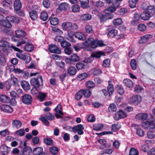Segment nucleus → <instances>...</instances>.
<instances>
[{
  "mask_svg": "<svg viewBox=\"0 0 155 155\" xmlns=\"http://www.w3.org/2000/svg\"><path fill=\"white\" fill-rule=\"evenodd\" d=\"M114 7L112 6H110L105 9L104 12L105 13L104 15H102L100 18V20L102 21H104L106 20L111 19L114 17V15L111 13L116 10V9L119 6V4L116 2L115 3Z\"/></svg>",
  "mask_w": 155,
  "mask_h": 155,
  "instance_id": "nucleus-1",
  "label": "nucleus"
},
{
  "mask_svg": "<svg viewBox=\"0 0 155 155\" xmlns=\"http://www.w3.org/2000/svg\"><path fill=\"white\" fill-rule=\"evenodd\" d=\"M83 44L85 46H90L93 48H95L98 46L97 40L94 39L92 37L89 38L86 41L83 42Z\"/></svg>",
  "mask_w": 155,
  "mask_h": 155,
  "instance_id": "nucleus-2",
  "label": "nucleus"
},
{
  "mask_svg": "<svg viewBox=\"0 0 155 155\" xmlns=\"http://www.w3.org/2000/svg\"><path fill=\"white\" fill-rule=\"evenodd\" d=\"M83 94L85 97H89L91 95V92L88 89H87L86 90L83 89L81 90L76 94L75 95V99L77 100L81 99L82 98Z\"/></svg>",
  "mask_w": 155,
  "mask_h": 155,
  "instance_id": "nucleus-3",
  "label": "nucleus"
},
{
  "mask_svg": "<svg viewBox=\"0 0 155 155\" xmlns=\"http://www.w3.org/2000/svg\"><path fill=\"white\" fill-rule=\"evenodd\" d=\"M142 99L141 96L135 95L130 97L128 100V102L130 104L137 105L141 102Z\"/></svg>",
  "mask_w": 155,
  "mask_h": 155,
  "instance_id": "nucleus-4",
  "label": "nucleus"
},
{
  "mask_svg": "<svg viewBox=\"0 0 155 155\" xmlns=\"http://www.w3.org/2000/svg\"><path fill=\"white\" fill-rule=\"evenodd\" d=\"M45 117H42L39 118L41 121L46 126H48L49 125V122L47 120L48 119L50 120H53L54 117V116L50 113H46L44 115Z\"/></svg>",
  "mask_w": 155,
  "mask_h": 155,
  "instance_id": "nucleus-5",
  "label": "nucleus"
},
{
  "mask_svg": "<svg viewBox=\"0 0 155 155\" xmlns=\"http://www.w3.org/2000/svg\"><path fill=\"white\" fill-rule=\"evenodd\" d=\"M61 27L65 29L71 28L72 30H76L78 28L77 25L75 23H72L70 22L67 21L63 23Z\"/></svg>",
  "mask_w": 155,
  "mask_h": 155,
  "instance_id": "nucleus-6",
  "label": "nucleus"
},
{
  "mask_svg": "<svg viewBox=\"0 0 155 155\" xmlns=\"http://www.w3.org/2000/svg\"><path fill=\"white\" fill-rule=\"evenodd\" d=\"M127 116L126 113L120 110L117 111L114 114V117L115 120H118L120 119L126 117Z\"/></svg>",
  "mask_w": 155,
  "mask_h": 155,
  "instance_id": "nucleus-7",
  "label": "nucleus"
},
{
  "mask_svg": "<svg viewBox=\"0 0 155 155\" xmlns=\"http://www.w3.org/2000/svg\"><path fill=\"white\" fill-rule=\"evenodd\" d=\"M11 47L15 51L18 52L16 53V55L18 58L25 60L28 57L27 55L22 54V51L15 46L12 45Z\"/></svg>",
  "mask_w": 155,
  "mask_h": 155,
  "instance_id": "nucleus-8",
  "label": "nucleus"
},
{
  "mask_svg": "<svg viewBox=\"0 0 155 155\" xmlns=\"http://www.w3.org/2000/svg\"><path fill=\"white\" fill-rule=\"evenodd\" d=\"M22 101L24 104H26L29 105L31 103L32 98L30 95L25 94L22 96Z\"/></svg>",
  "mask_w": 155,
  "mask_h": 155,
  "instance_id": "nucleus-9",
  "label": "nucleus"
},
{
  "mask_svg": "<svg viewBox=\"0 0 155 155\" xmlns=\"http://www.w3.org/2000/svg\"><path fill=\"white\" fill-rule=\"evenodd\" d=\"M141 125L145 129H149L155 127V123L153 122H149L147 121L141 122Z\"/></svg>",
  "mask_w": 155,
  "mask_h": 155,
  "instance_id": "nucleus-10",
  "label": "nucleus"
},
{
  "mask_svg": "<svg viewBox=\"0 0 155 155\" xmlns=\"http://www.w3.org/2000/svg\"><path fill=\"white\" fill-rule=\"evenodd\" d=\"M84 127L81 124L74 126L72 128V130L74 132H77L78 134L79 135H82L84 133L83 130Z\"/></svg>",
  "mask_w": 155,
  "mask_h": 155,
  "instance_id": "nucleus-11",
  "label": "nucleus"
},
{
  "mask_svg": "<svg viewBox=\"0 0 155 155\" xmlns=\"http://www.w3.org/2000/svg\"><path fill=\"white\" fill-rule=\"evenodd\" d=\"M148 114L146 113H139L137 114L135 116V119L137 120L141 121L145 120L147 118Z\"/></svg>",
  "mask_w": 155,
  "mask_h": 155,
  "instance_id": "nucleus-12",
  "label": "nucleus"
},
{
  "mask_svg": "<svg viewBox=\"0 0 155 155\" xmlns=\"http://www.w3.org/2000/svg\"><path fill=\"white\" fill-rule=\"evenodd\" d=\"M49 50L51 53L57 54H60L61 50L56 45H51L49 46Z\"/></svg>",
  "mask_w": 155,
  "mask_h": 155,
  "instance_id": "nucleus-13",
  "label": "nucleus"
},
{
  "mask_svg": "<svg viewBox=\"0 0 155 155\" xmlns=\"http://www.w3.org/2000/svg\"><path fill=\"white\" fill-rule=\"evenodd\" d=\"M0 47L3 48V49L6 50L9 47V44L7 41V39L3 38L0 40Z\"/></svg>",
  "mask_w": 155,
  "mask_h": 155,
  "instance_id": "nucleus-14",
  "label": "nucleus"
},
{
  "mask_svg": "<svg viewBox=\"0 0 155 155\" xmlns=\"http://www.w3.org/2000/svg\"><path fill=\"white\" fill-rule=\"evenodd\" d=\"M12 124L13 128L18 129L21 127L22 123L19 120L15 119L12 121Z\"/></svg>",
  "mask_w": 155,
  "mask_h": 155,
  "instance_id": "nucleus-15",
  "label": "nucleus"
},
{
  "mask_svg": "<svg viewBox=\"0 0 155 155\" xmlns=\"http://www.w3.org/2000/svg\"><path fill=\"white\" fill-rule=\"evenodd\" d=\"M124 85L127 87L129 88H132L134 84L133 81L129 79H125L123 80V82Z\"/></svg>",
  "mask_w": 155,
  "mask_h": 155,
  "instance_id": "nucleus-16",
  "label": "nucleus"
},
{
  "mask_svg": "<svg viewBox=\"0 0 155 155\" xmlns=\"http://www.w3.org/2000/svg\"><path fill=\"white\" fill-rule=\"evenodd\" d=\"M151 17L150 14L147 12H142L140 15L141 18L143 20H148Z\"/></svg>",
  "mask_w": 155,
  "mask_h": 155,
  "instance_id": "nucleus-17",
  "label": "nucleus"
},
{
  "mask_svg": "<svg viewBox=\"0 0 155 155\" xmlns=\"http://www.w3.org/2000/svg\"><path fill=\"white\" fill-rule=\"evenodd\" d=\"M152 37V35L150 34L145 35L141 37L139 41V43L140 44L145 43L148 41L150 38H151Z\"/></svg>",
  "mask_w": 155,
  "mask_h": 155,
  "instance_id": "nucleus-18",
  "label": "nucleus"
},
{
  "mask_svg": "<svg viewBox=\"0 0 155 155\" xmlns=\"http://www.w3.org/2000/svg\"><path fill=\"white\" fill-rule=\"evenodd\" d=\"M6 21L8 22L11 21L15 23H18L19 21L18 18L11 15L7 16L6 17Z\"/></svg>",
  "mask_w": 155,
  "mask_h": 155,
  "instance_id": "nucleus-19",
  "label": "nucleus"
},
{
  "mask_svg": "<svg viewBox=\"0 0 155 155\" xmlns=\"http://www.w3.org/2000/svg\"><path fill=\"white\" fill-rule=\"evenodd\" d=\"M147 136L150 139L152 138L155 137V127L149 129L147 132Z\"/></svg>",
  "mask_w": 155,
  "mask_h": 155,
  "instance_id": "nucleus-20",
  "label": "nucleus"
},
{
  "mask_svg": "<svg viewBox=\"0 0 155 155\" xmlns=\"http://www.w3.org/2000/svg\"><path fill=\"white\" fill-rule=\"evenodd\" d=\"M1 108L3 111L7 113H11L13 111V110L11 107L7 105H2Z\"/></svg>",
  "mask_w": 155,
  "mask_h": 155,
  "instance_id": "nucleus-21",
  "label": "nucleus"
},
{
  "mask_svg": "<svg viewBox=\"0 0 155 155\" xmlns=\"http://www.w3.org/2000/svg\"><path fill=\"white\" fill-rule=\"evenodd\" d=\"M21 84L23 88L25 91L28 90L30 88V86L29 83L25 81H22L21 82Z\"/></svg>",
  "mask_w": 155,
  "mask_h": 155,
  "instance_id": "nucleus-22",
  "label": "nucleus"
},
{
  "mask_svg": "<svg viewBox=\"0 0 155 155\" xmlns=\"http://www.w3.org/2000/svg\"><path fill=\"white\" fill-rule=\"evenodd\" d=\"M14 9L16 11H19L21 7V1L19 0H15L14 2Z\"/></svg>",
  "mask_w": 155,
  "mask_h": 155,
  "instance_id": "nucleus-23",
  "label": "nucleus"
},
{
  "mask_svg": "<svg viewBox=\"0 0 155 155\" xmlns=\"http://www.w3.org/2000/svg\"><path fill=\"white\" fill-rule=\"evenodd\" d=\"M43 148L41 147H36L33 150V153L35 155H43L42 153Z\"/></svg>",
  "mask_w": 155,
  "mask_h": 155,
  "instance_id": "nucleus-24",
  "label": "nucleus"
},
{
  "mask_svg": "<svg viewBox=\"0 0 155 155\" xmlns=\"http://www.w3.org/2000/svg\"><path fill=\"white\" fill-rule=\"evenodd\" d=\"M68 38H66V39L71 42H74L75 41V40L73 38V37L74 35V32L71 31H68Z\"/></svg>",
  "mask_w": 155,
  "mask_h": 155,
  "instance_id": "nucleus-25",
  "label": "nucleus"
},
{
  "mask_svg": "<svg viewBox=\"0 0 155 155\" xmlns=\"http://www.w3.org/2000/svg\"><path fill=\"white\" fill-rule=\"evenodd\" d=\"M0 24L7 28H10L12 27L11 23L5 20H0Z\"/></svg>",
  "mask_w": 155,
  "mask_h": 155,
  "instance_id": "nucleus-26",
  "label": "nucleus"
},
{
  "mask_svg": "<svg viewBox=\"0 0 155 155\" xmlns=\"http://www.w3.org/2000/svg\"><path fill=\"white\" fill-rule=\"evenodd\" d=\"M74 36L76 38L81 40H85L86 39L85 35L81 32H77L75 34Z\"/></svg>",
  "mask_w": 155,
  "mask_h": 155,
  "instance_id": "nucleus-27",
  "label": "nucleus"
},
{
  "mask_svg": "<svg viewBox=\"0 0 155 155\" xmlns=\"http://www.w3.org/2000/svg\"><path fill=\"white\" fill-rule=\"evenodd\" d=\"M30 83L31 85L35 87H38L40 85L39 81L37 79L35 78H32L31 79Z\"/></svg>",
  "mask_w": 155,
  "mask_h": 155,
  "instance_id": "nucleus-28",
  "label": "nucleus"
},
{
  "mask_svg": "<svg viewBox=\"0 0 155 155\" xmlns=\"http://www.w3.org/2000/svg\"><path fill=\"white\" fill-rule=\"evenodd\" d=\"M92 18L91 15L88 14H85L81 15L80 17V19L83 21H88L90 20Z\"/></svg>",
  "mask_w": 155,
  "mask_h": 155,
  "instance_id": "nucleus-29",
  "label": "nucleus"
},
{
  "mask_svg": "<svg viewBox=\"0 0 155 155\" xmlns=\"http://www.w3.org/2000/svg\"><path fill=\"white\" fill-rule=\"evenodd\" d=\"M117 33V30L113 28H111L109 29L108 35L110 37H114Z\"/></svg>",
  "mask_w": 155,
  "mask_h": 155,
  "instance_id": "nucleus-30",
  "label": "nucleus"
},
{
  "mask_svg": "<svg viewBox=\"0 0 155 155\" xmlns=\"http://www.w3.org/2000/svg\"><path fill=\"white\" fill-rule=\"evenodd\" d=\"M80 6L76 4L73 5L71 7L72 11L73 12H78L80 11Z\"/></svg>",
  "mask_w": 155,
  "mask_h": 155,
  "instance_id": "nucleus-31",
  "label": "nucleus"
},
{
  "mask_svg": "<svg viewBox=\"0 0 155 155\" xmlns=\"http://www.w3.org/2000/svg\"><path fill=\"white\" fill-rule=\"evenodd\" d=\"M15 34L17 37L19 38L24 37L26 35L25 32L21 30L16 31Z\"/></svg>",
  "mask_w": 155,
  "mask_h": 155,
  "instance_id": "nucleus-32",
  "label": "nucleus"
},
{
  "mask_svg": "<svg viewBox=\"0 0 155 155\" xmlns=\"http://www.w3.org/2000/svg\"><path fill=\"white\" fill-rule=\"evenodd\" d=\"M10 71H14L16 74H20L22 73L23 71L19 69L16 68H15V66L14 65H11L9 68Z\"/></svg>",
  "mask_w": 155,
  "mask_h": 155,
  "instance_id": "nucleus-33",
  "label": "nucleus"
},
{
  "mask_svg": "<svg viewBox=\"0 0 155 155\" xmlns=\"http://www.w3.org/2000/svg\"><path fill=\"white\" fill-rule=\"evenodd\" d=\"M29 15L31 18L32 20L36 19L38 17L37 13L35 10H33L30 12Z\"/></svg>",
  "mask_w": 155,
  "mask_h": 155,
  "instance_id": "nucleus-34",
  "label": "nucleus"
},
{
  "mask_svg": "<svg viewBox=\"0 0 155 155\" xmlns=\"http://www.w3.org/2000/svg\"><path fill=\"white\" fill-rule=\"evenodd\" d=\"M0 101L3 103H8L10 101L8 97L4 95H0Z\"/></svg>",
  "mask_w": 155,
  "mask_h": 155,
  "instance_id": "nucleus-35",
  "label": "nucleus"
},
{
  "mask_svg": "<svg viewBox=\"0 0 155 155\" xmlns=\"http://www.w3.org/2000/svg\"><path fill=\"white\" fill-rule=\"evenodd\" d=\"M104 127V125L101 124H95L93 125V129L94 130L98 131L101 130Z\"/></svg>",
  "mask_w": 155,
  "mask_h": 155,
  "instance_id": "nucleus-36",
  "label": "nucleus"
},
{
  "mask_svg": "<svg viewBox=\"0 0 155 155\" xmlns=\"http://www.w3.org/2000/svg\"><path fill=\"white\" fill-rule=\"evenodd\" d=\"M68 5L69 4L66 2L62 3L59 5V10L61 11L66 10L68 8Z\"/></svg>",
  "mask_w": 155,
  "mask_h": 155,
  "instance_id": "nucleus-37",
  "label": "nucleus"
},
{
  "mask_svg": "<svg viewBox=\"0 0 155 155\" xmlns=\"http://www.w3.org/2000/svg\"><path fill=\"white\" fill-rule=\"evenodd\" d=\"M50 153L53 155L57 154L59 151L58 148L55 146L51 147L50 148Z\"/></svg>",
  "mask_w": 155,
  "mask_h": 155,
  "instance_id": "nucleus-38",
  "label": "nucleus"
},
{
  "mask_svg": "<svg viewBox=\"0 0 155 155\" xmlns=\"http://www.w3.org/2000/svg\"><path fill=\"white\" fill-rule=\"evenodd\" d=\"M34 48L33 45L30 44H26L24 47V49L27 51H31Z\"/></svg>",
  "mask_w": 155,
  "mask_h": 155,
  "instance_id": "nucleus-39",
  "label": "nucleus"
},
{
  "mask_svg": "<svg viewBox=\"0 0 155 155\" xmlns=\"http://www.w3.org/2000/svg\"><path fill=\"white\" fill-rule=\"evenodd\" d=\"M107 91L109 96L112 95L114 92V86L112 84H109L107 87Z\"/></svg>",
  "mask_w": 155,
  "mask_h": 155,
  "instance_id": "nucleus-40",
  "label": "nucleus"
},
{
  "mask_svg": "<svg viewBox=\"0 0 155 155\" xmlns=\"http://www.w3.org/2000/svg\"><path fill=\"white\" fill-rule=\"evenodd\" d=\"M77 70L74 67H70L68 70V73L71 75H73L75 74Z\"/></svg>",
  "mask_w": 155,
  "mask_h": 155,
  "instance_id": "nucleus-41",
  "label": "nucleus"
},
{
  "mask_svg": "<svg viewBox=\"0 0 155 155\" xmlns=\"http://www.w3.org/2000/svg\"><path fill=\"white\" fill-rule=\"evenodd\" d=\"M49 20L51 25H58V20L56 18H50Z\"/></svg>",
  "mask_w": 155,
  "mask_h": 155,
  "instance_id": "nucleus-42",
  "label": "nucleus"
},
{
  "mask_svg": "<svg viewBox=\"0 0 155 155\" xmlns=\"http://www.w3.org/2000/svg\"><path fill=\"white\" fill-rule=\"evenodd\" d=\"M40 18L43 21H46L48 18L47 13L45 11L42 12L41 13Z\"/></svg>",
  "mask_w": 155,
  "mask_h": 155,
  "instance_id": "nucleus-43",
  "label": "nucleus"
},
{
  "mask_svg": "<svg viewBox=\"0 0 155 155\" xmlns=\"http://www.w3.org/2000/svg\"><path fill=\"white\" fill-rule=\"evenodd\" d=\"M10 83L13 85H16L18 83V79L14 76H12L10 79Z\"/></svg>",
  "mask_w": 155,
  "mask_h": 155,
  "instance_id": "nucleus-44",
  "label": "nucleus"
},
{
  "mask_svg": "<svg viewBox=\"0 0 155 155\" xmlns=\"http://www.w3.org/2000/svg\"><path fill=\"white\" fill-rule=\"evenodd\" d=\"M118 93L120 95L123 94L124 93V88L121 85H117L116 87Z\"/></svg>",
  "mask_w": 155,
  "mask_h": 155,
  "instance_id": "nucleus-45",
  "label": "nucleus"
},
{
  "mask_svg": "<svg viewBox=\"0 0 155 155\" xmlns=\"http://www.w3.org/2000/svg\"><path fill=\"white\" fill-rule=\"evenodd\" d=\"M147 9L148 11L147 12H149L151 15H153L155 14V8L153 6H148Z\"/></svg>",
  "mask_w": 155,
  "mask_h": 155,
  "instance_id": "nucleus-46",
  "label": "nucleus"
},
{
  "mask_svg": "<svg viewBox=\"0 0 155 155\" xmlns=\"http://www.w3.org/2000/svg\"><path fill=\"white\" fill-rule=\"evenodd\" d=\"M12 3V2L3 1L1 3V4L6 8H8L10 9L11 8V4Z\"/></svg>",
  "mask_w": 155,
  "mask_h": 155,
  "instance_id": "nucleus-47",
  "label": "nucleus"
},
{
  "mask_svg": "<svg viewBox=\"0 0 155 155\" xmlns=\"http://www.w3.org/2000/svg\"><path fill=\"white\" fill-rule=\"evenodd\" d=\"M105 53L103 52L102 51H99L95 53H94L91 54V55L94 57H96L97 58H99L101 57L102 55H105Z\"/></svg>",
  "mask_w": 155,
  "mask_h": 155,
  "instance_id": "nucleus-48",
  "label": "nucleus"
},
{
  "mask_svg": "<svg viewBox=\"0 0 155 155\" xmlns=\"http://www.w3.org/2000/svg\"><path fill=\"white\" fill-rule=\"evenodd\" d=\"M123 21L120 18H117L114 19L113 20V23L114 25H119L122 23Z\"/></svg>",
  "mask_w": 155,
  "mask_h": 155,
  "instance_id": "nucleus-49",
  "label": "nucleus"
},
{
  "mask_svg": "<svg viewBox=\"0 0 155 155\" xmlns=\"http://www.w3.org/2000/svg\"><path fill=\"white\" fill-rule=\"evenodd\" d=\"M55 109L57 113L61 115L63 114L62 112V106L60 104L58 105Z\"/></svg>",
  "mask_w": 155,
  "mask_h": 155,
  "instance_id": "nucleus-50",
  "label": "nucleus"
},
{
  "mask_svg": "<svg viewBox=\"0 0 155 155\" xmlns=\"http://www.w3.org/2000/svg\"><path fill=\"white\" fill-rule=\"evenodd\" d=\"M44 142L48 145L51 146L53 145V140L50 138H45L44 139Z\"/></svg>",
  "mask_w": 155,
  "mask_h": 155,
  "instance_id": "nucleus-51",
  "label": "nucleus"
},
{
  "mask_svg": "<svg viewBox=\"0 0 155 155\" xmlns=\"http://www.w3.org/2000/svg\"><path fill=\"white\" fill-rule=\"evenodd\" d=\"M138 2V0H129V6L131 8H134L136 7V4Z\"/></svg>",
  "mask_w": 155,
  "mask_h": 155,
  "instance_id": "nucleus-52",
  "label": "nucleus"
},
{
  "mask_svg": "<svg viewBox=\"0 0 155 155\" xmlns=\"http://www.w3.org/2000/svg\"><path fill=\"white\" fill-rule=\"evenodd\" d=\"M15 134L17 135L20 137L24 136L25 134L24 129H20L16 131Z\"/></svg>",
  "mask_w": 155,
  "mask_h": 155,
  "instance_id": "nucleus-53",
  "label": "nucleus"
},
{
  "mask_svg": "<svg viewBox=\"0 0 155 155\" xmlns=\"http://www.w3.org/2000/svg\"><path fill=\"white\" fill-rule=\"evenodd\" d=\"M71 60L73 62H76L79 60V57L75 54H73L70 57Z\"/></svg>",
  "mask_w": 155,
  "mask_h": 155,
  "instance_id": "nucleus-54",
  "label": "nucleus"
},
{
  "mask_svg": "<svg viewBox=\"0 0 155 155\" xmlns=\"http://www.w3.org/2000/svg\"><path fill=\"white\" fill-rule=\"evenodd\" d=\"M130 64L132 69L134 70L136 69L137 68V63L135 59H133L131 60Z\"/></svg>",
  "mask_w": 155,
  "mask_h": 155,
  "instance_id": "nucleus-55",
  "label": "nucleus"
},
{
  "mask_svg": "<svg viewBox=\"0 0 155 155\" xmlns=\"http://www.w3.org/2000/svg\"><path fill=\"white\" fill-rule=\"evenodd\" d=\"M86 86L87 88H91L94 87L95 86L94 83L92 81H89L85 83Z\"/></svg>",
  "mask_w": 155,
  "mask_h": 155,
  "instance_id": "nucleus-56",
  "label": "nucleus"
},
{
  "mask_svg": "<svg viewBox=\"0 0 155 155\" xmlns=\"http://www.w3.org/2000/svg\"><path fill=\"white\" fill-rule=\"evenodd\" d=\"M139 154V151L138 150L134 148H132L130 149L129 155H138Z\"/></svg>",
  "mask_w": 155,
  "mask_h": 155,
  "instance_id": "nucleus-57",
  "label": "nucleus"
},
{
  "mask_svg": "<svg viewBox=\"0 0 155 155\" xmlns=\"http://www.w3.org/2000/svg\"><path fill=\"white\" fill-rule=\"evenodd\" d=\"M110 65V61L109 59H107L104 60L103 63V66L104 67H108Z\"/></svg>",
  "mask_w": 155,
  "mask_h": 155,
  "instance_id": "nucleus-58",
  "label": "nucleus"
},
{
  "mask_svg": "<svg viewBox=\"0 0 155 155\" xmlns=\"http://www.w3.org/2000/svg\"><path fill=\"white\" fill-rule=\"evenodd\" d=\"M109 111H115L117 110V107L114 104H111L108 108Z\"/></svg>",
  "mask_w": 155,
  "mask_h": 155,
  "instance_id": "nucleus-59",
  "label": "nucleus"
},
{
  "mask_svg": "<svg viewBox=\"0 0 155 155\" xmlns=\"http://www.w3.org/2000/svg\"><path fill=\"white\" fill-rule=\"evenodd\" d=\"M52 30L53 32L56 33L58 35H62L63 34V31L56 27H53L52 28Z\"/></svg>",
  "mask_w": 155,
  "mask_h": 155,
  "instance_id": "nucleus-60",
  "label": "nucleus"
},
{
  "mask_svg": "<svg viewBox=\"0 0 155 155\" xmlns=\"http://www.w3.org/2000/svg\"><path fill=\"white\" fill-rule=\"evenodd\" d=\"M61 45L62 47L64 48L71 46V44L66 41H63L61 43Z\"/></svg>",
  "mask_w": 155,
  "mask_h": 155,
  "instance_id": "nucleus-61",
  "label": "nucleus"
},
{
  "mask_svg": "<svg viewBox=\"0 0 155 155\" xmlns=\"http://www.w3.org/2000/svg\"><path fill=\"white\" fill-rule=\"evenodd\" d=\"M89 0L87 1H85L82 2H81L80 4L81 7L84 8H86L88 7V3H89Z\"/></svg>",
  "mask_w": 155,
  "mask_h": 155,
  "instance_id": "nucleus-62",
  "label": "nucleus"
},
{
  "mask_svg": "<svg viewBox=\"0 0 155 155\" xmlns=\"http://www.w3.org/2000/svg\"><path fill=\"white\" fill-rule=\"evenodd\" d=\"M43 5L46 8H48L50 5V2L49 0H43Z\"/></svg>",
  "mask_w": 155,
  "mask_h": 155,
  "instance_id": "nucleus-63",
  "label": "nucleus"
},
{
  "mask_svg": "<svg viewBox=\"0 0 155 155\" xmlns=\"http://www.w3.org/2000/svg\"><path fill=\"white\" fill-rule=\"evenodd\" d=\"M143 90V87L137 85L135 87L134 91L136 92H139Z\"/></svg>",
  "mask_w": 155,
  "mask_h": 155,
  "instance_id": "nucleus-64",
  "label": "nucleus"
}]
</instances>
